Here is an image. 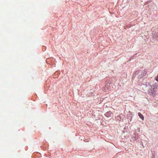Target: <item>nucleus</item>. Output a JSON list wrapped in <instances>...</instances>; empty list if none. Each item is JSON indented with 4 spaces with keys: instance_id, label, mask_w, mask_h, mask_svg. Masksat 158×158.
Returning <instances> with one entry per match:
<instances>
[{
    "instance_id": "obj_3",
    "label": "nucleus",
    "mask_w": 158,
    "mask_h": 158,
    "mask_svg": "<svg viewBox=\"0 0 158 158\" xmlns=\"http://www.w3.org/2000/svg\"><path fill=\"white\" fill-rule=\"evenodd\" d=\"M156 80L158 82V74L156 77L155 78Z\"/></svg>"
},
{
    "instance_id": "obj_1",
    "label": "nucleus",
    "mask_w": 158,
    "mask_h": 158,
    "mask_svg": "<svg viewBox=\"0 0 158 158\" xmlns=\"http://www.w3.org/2000/svg\"><path fill=\"white\" fill-rule=\"evenodd\" d=\"M112 114V113L111 111H109L106 112L105 114V115L107 117H109L111 116Z\"/></svg>"
},
{
    "instance_id": "obj_2",
    "label": "nucleus",
    "mask_w": 158,
    "mask_h": 158,
    "mask_svg": "<svg viewBox=\"0 0 158 158\" xmlns=\"http://www.w3.org/2000/svg\"><path fill=\"white\" fill-rule=\"evenodd\" d=\"M138 114V115L140 118H141L143 120H144V117L143 115L140 113H139Z\"/></svg>"
},
{
    "instance_id": "obj_5",
    "label": "nucleus",
    "mask_w": 158,
    "mask_h": 158,
    "mask_svg": "<svg viewBox=\"0 0 158 158\" xmlns=\"http://www.w3.org/2000/svg\"><path fill=\"white\" fill-rule=\"evenodd\" d=\"M107 88V87H106V88H105V89H106V88Z\"/></svg>"
},
{
    "instance_id": "obj_4",
    "label": "nucleus",
    "mask_w": 158,
    "mask_h": 158,
    "mask_svg": "<svg viewBox=\"0 0 158 158\" xmlns=\"http://www.w3.org/2000/svg\"><path fill=\"white\" fill-rule=\"evenodd\" d=\"M119 116V118L121 119V114Z\"/></svg>"
}]
</instances>
